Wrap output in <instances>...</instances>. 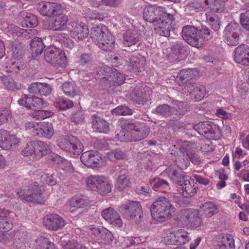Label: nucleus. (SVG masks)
Instances as JSON below:
<instances>
[{
	"label": "nucleus",
	"mask_w": 249,
	"mask_h": 249,
	"mask_svg": "<svg viewBox=\"0 0 249 249\" xmlns=\"http://www.w3.org/2000/svg\"><path fill=\"white\" fill-rule=\"evenodd\" d=\"M60 49H47L44 52V58L47 62L52 64L57 56H58Z\"/></svg>",
	"instance_id": "obj_58"
},
{
	"label": "nucleus",
	"mask_w": 249,
	"mask_h": 249,
	"mask_svg": "<svg viewBox=\"0 0 249 249\" xmlns=\"http://www.w3.org/2000/svg\"><path fill=\"white\" fill-rule=\"evenodd\" d=\"M113 115H128L132 114V110L127 106H119L111 111Z\"/></svg>",
	"instance_id": "obj_59"
},
{
	"label": "nucleus",
	"mask_w": 249,
	"mask_h": 249,
	"mask_svg": "<svg viewBox=\"0 0 249 249\" xmlns=\"http://www.w3.org/2000/svg\"><path fill=\"white\" fill-rule=\"evenodd\" d=\"M37 146L38 147V149L34 148L32 145H27L22 150V154L24 156H32L34 153L39 151V157H42L43 155L47 154L50 151V148L49 146L46 143L38 141L37 142Z\"/></svg>",
	"instance_id": "obj_25"
},
{
	"label": "nucleus",
	"mask_w": 249,
	"mask_h": 249,
	"mask_svg": "<svg viewBox=\"0 0 249 249\" xmlns=\"http://www.w3.org/2000/svg\"><path fill=\"white\" fill-rule=\"evenodd\" d=\"M219 249H234V240L231 235L222 236L219 244Z\"/></svg>",
	"instance_id": "obj_42"
},
{
	"label": "nucleus",
	"mask_w": 249,
	"mask_h": 249,
	"mask_svg": "<svg viewBox=\"0 0 249 249\" xmlns=\"http://www.w3.org/2000/svg\"><path fill=\"white\" fill-rule=\"evenodd\" d=\"M234 59L235 61H241L242 54L249 56V48L246 45H241L235 48Z\"/></svg>",
	"instance_id": "obj_49"
},
{
	"label": "nucleus",
	"mask_w": 249,
	"mask_h": 249,
	"mask_svg": "<svg viewBox=\"0 0 249 249\" xmlns=\"http://www.w3.org/2000/svg\"><path fill=\"white\" fill-rule=\"evenodd\" d=\"M160 236L166 245H177V230L167 229L162 231Z\"/></svg>",
	"instance_id": "obj_36"
},
{
	"label": "nucleus",
	"mask_w": 249,
	"mask_h": 249,
	"mask_svg": "<svg viewBox=\"0 0 249 249\" xmlns=\"http://www.w3.org/2000/svg\"><path fill=\"white\" fill-rule=\"evenodd\" d=\"M87 184L89 188L104 196L111 192L112 187L111 181L103 176H90L87 178Z\"/></svg>",
	"instance_id": "obj_4"
},
{
	"label": "nucleus",
	"mask_w": 249,
	"mask_h": 249,
	"mask_svg": "<svg viewBox=\"0 0 249 249\" xmlns=\"http://www.w3.org/2000/svg\"><path fill=\"white\" fill-rule=\"evenodd\" d=\"M109 31L103 24H100L91 29L90 36L92 41L97 45L104 38Z\"/></svg>",
	"instance_id": "obj_30"
},
{
	"label": "nucleus",
	"mask_w": 249,
	"mask_h": 249,
	"mask_svg": "<svg viewBox=\"0 0 249 249\" xmlns=\"http://www.w3.org/2000/svg\"><path fill=\"white\" fill-rule=\"evenodd\" d=\"M135 130L131 132L130 141L131 142H139L147 137L149 134V128L145 124L142 123L138 125Z\"/></svg>",
	"instance_id": "obj_28"
},
{
	"label": "nucleus",
	"mask_w": 249,
	"mask_h": 249,
	"mask_svg": "<svg viewBox=\"0 0 249 249\" xmlns=\"http://www.w3.org/2000/svg\"><path fill=\"white\" fill-rule=\"evenodd\" d=\"M31 50L32 57L35 58L43 52L45 45L42 39L39 37H35L31 41Z\"/></svg>",
	"instance_id": "obj_34"
},
{
	"label": "nucleus",
	"mask_w": 249,
	"mask_h": 249,
	"mask_svg": "<svg viewBox=\"0 0 249 249\" xmlns=\"http://www.w3.org/2000/svg\"><path fill=\"white\" fill-rule=\"evenodd\" d=\"M44 226L49 230H58L66 224L64 219L56 214H48L43 218Z\"/></svg>",
	"instance_id": "obj_18"
},
{
	"label": "nucleus",
	"mask_w": 249,
	"mask_h": 249,
	"mask_svg": "<svg viewBox=\"0 0 249 249\" xmlns=\"http://www.w3.org/2000/svg\"><path fill=\"white\" fill-rule=\"evenodd\" d=\"M11 51L12 52L13 57L18 58L23 54L24 47L21 43L16 41L13 42L12 44Z\"/></svg>",
	"instance_id": "obj_57"
},
{
	"label": "nucleus",
	"mask_w": 249,
	"mask_h": 249,
	"mask_svg": "<svg viewBox=\"0 0 249 249\" xmlns=\"http://www.w3.org/2000/svg\"><path fill=\"white\" fill-rule=\"evenodd\" d=\"M196 72L194 70L191 69L181 70L178 73L176 81L179 85H181L184 82L194 78L196 76Z\"/></svg>",
	"instance_id": "obj_38"
},
{
	"label": "nucleus",
	"mask_w": 249,
	"mask_h": 249,
	"mask_svg": "<svg viewBox=\"0 0 249 249\" xmlns=\"http://www.w3.org/2000/svg\"><path fill=\"white\" fill-rule=\"evenodd\" d=\"M64 93L70 97L80 95V90L76 84L73 82H65L61 86Z\"/></svg>",
	"instance_id": "obj_35"
},
{
	"label": "nucleus",
	"mask_w": 249,
	"mask_h": 249,
	"mask_svg": "<svg viewBox=\"0 0 249 249\" xmlns=\"http://www.w3.org/2000/svg\"><path fill=\"white\" fill-rule=\"evenodd\" d=\"M240 34L241 29L239 25L234 21L231 22L224 30V41L228 45H237L239 43Z\"/></svg>",
	"instance_id": "obj_9"
},
{
	"label": "nucleus",
	"mask_w": 249,
	"mask_h": 249,
	"mask_svg": "<svg viewBox=\"0 0 249 249\" xmlns=\"http://www.w3.org/2000/svg\"><path fill=\"white\" fill-rule=\"evenodd\" d=\"M204 9V6L197 2H189L186 6L185 11L190 15L202 11Z\"/></svg>",
	"instance_id": "obj_52"
},
{
	"label": "nucleus",
	"mask_w": 249,
	"mask_h": 249,
	"mask_svg": "<svg viewBox=\"0 0 249 249\" xmlns=\"http://www.w3.org/2000/svg\"><path fill=\"white\" fill-rule=\"evenodd\" d=\"M17 194L22 200L39 204L44 203L47 198L45 186L36 181L30 182L26 187L19 188Z\"/></svg>",
	"instance_id": "obj_1"
},
{
	"label": "nucleus",
	"mask_w": 249,
	"mask_h": 249,
	"mask_svg": "<svg viewBox=\"0 0 249 249\" xmlns=\"http://www.w3.org/2000/svg\"><path fill=\"white\" fill-rule=\"evenodd\" d=\"M0 80L4 86L9 90H15L19 89V86L9 77L3 75L0 77Z\"/></svg>",
	"instance_id": "obj_55"
},
{
	"label": "nucleus",
	"mask_w": 249,
	"mask_h": 249,
	"mask_svg": "<svg viewBox=\"0 0 249 249\" xmlns=\"http://www.w3.org/2000/svg\"><path fill=\"white\" fill-rule=\"evenodd\" d=\"M155 113L162 117H172V106L166 104L160 105L156 108Z\"/></svg>",
	"instance_id": "obj_48"
},
{
	"label": "nucleus",
	"mask_w": 249,
	"mask_h": 249,
	"mask_svg": "<svg viewBox=\"0 0 249 249\" xmlns=\"http://www.w3.org/2000/svg\"><path fill=\"white\" fill-rule=\"evenodd\" d=\"M176 221L178 227H187L191 229H196L202 224L199 211L194 209H186L179 211Z\"/></svg>",
	"instance_id": "obj_3"
},
{
	"label": "nucleus",
	"mask_w": 249,
	"mask_h": 249,
	"mask_svg": "<svg viewBox=\"0 0 249 249\" xmlns=\"http://www.w3.org/2000/svg\"><path fill=\"white\" fill-rule=\"evenodd\" d=\"M92 128L94 131L107 134L110 131L109 123L104 118L97 114L92 115L91 116Z\"/></svg>",
	"instance_id": "obj_24"
},
{
	"label": "nucleus",
	"mask_w": 249,
	"mask_h": 249,
	"mask_svg": "<svg viewBox=\"0 0 249 249\" xmlns=\"http://www.w3.org/2000/svg\"><path fill=\"white\" fill-rule=\"evenodd\" d=\"M126 61L129 70L135 72L141 71L146 64L145 58L140 54L129 55L128 60Z\"/></svg>",
	"instance_id": "obj_26"
},
{
	"label": "nucleus",
	"mask_w": 249,
	"mask_h": 249,
	"mask_svg": "<svg viewBox=\"0 0 249 249\" xmlns=\"http://www.w3.org/2000/svg\"><path fill=\"white\" fill-rule=\"evenodd\" d=\"M97 44L98 47L101 50L106 51H111L115 46V38L109 32Z\"/></svg>",
	"instance_id": "obj_32"
},
{
	"label": "nucleus",
	"mask_w": 249,
	"mask_h": 249,
	"mask_svg": "<svg viewBox=\"0 0 249 249\" xmlns=\"http://www.w3.org/2000/svg\"><path fill=\"white\" fill-rule=\"evenodd\" d=\"M179 151L181 154L180 156H182L185 162L184 165H178L181 170H184V167L186 168L188 166V164L189 163L188 159L195 165H198L200 163V159L198 154L195 151L191 150L190 146H181Z\"/></svg>",
	"instance_id": "obj_16"
},
{
	"label": "nucleus",
	"mask_w": 249,
	"mask_h": 249,
	"mask_svg": "<svg viewBox=\"0 0 249 249\" xmlns=\"http://www.w3.org/2000/svg\"><path fill=\"white\" fill-rule=\"evenodd\" d=\"M131 182L129 178L125 174L119 175L116 180L115 184V188L122 191L130 187Z\"/></svg>",
	"instance_id": "obj_40"
},
{
	"label": "nucleus",
	"mask_w": 249,
	"mask_h": 249,
	"mask_svg": "<svg viewBox=\"0 0 249 249\" xmlns=\"http://www.w3.org/2000/svg\"><path fill=\"white\" fill-rule=\"evenodd\" d=\"M68 64L67 57L65 52L62 50H60L58 56L57 58L54 60L52 65L56 68H64Z\"/></svg>",
	"instance_id": "obj_46"
},
{
	"label": "nucleus",
	"mask_w": 249,
	"mask_h": 249,
	"mask_svg": "<svg viewBox=\"0 0 249 249\" xmlns=\"http://www.w3.org/2000/svg\"><path fill=\"white\" fill-rule=\"evenodd\" d=\"M240 23L247 30L249 31V9L243 10L240 15Z\"/></svg>",
	"instance_id": "obj_63"
},
{
	"label": "nucleus",
	"mask_w": 249,
	"mask_h": 249,
	"mask_svg": "<svg viewBox=\"0 0 249 249\" xmlns=\"http://www.w3.org/2000/svg\"><path fill=\"white\" fill-rule=\"evenodd\" d=\"M40 248L39 249H54V245L49 241L46 237L40 236L36 240Z\"/></svg>",
	"instance_id": "obj_61"
},
{
	"label": "nucleus",
	"mask_w": 249,
	"mask_h": 249,
	"mask_svg": "<svg viewBox=\"0 0 249 249\" xmlns=\"http://www.w3.org/2000/svg\"><path fill=\"white\" fill-rule=\"evenodd\" d=\"M188 92L194 96L196 101H200L205 94V88L203 85L195 84H190L187 86Z\"/></svg>",
	"instance_id": "obj_31"
},
{
	"label": "nucleus",
	"mask_w": 249,
	"mask_h": 249,
	"mask_svg": "<svg viewBox=\"0 0 249 249\" xmlns=\"http://www.w3.org/2000/svg\"><path fill=\"white\" fill-rule=\"evenodd\" d=\"M60 12L59 14L53 16L49 23L48 29L55 31L65 30L68 21V17L63 13Z\"/></svg>",
	"instance_id": "obj_19"
},
{
	"label": "nucleus",
	"mask_w": 249,
	"mask_h": 249,
	"mask_svg": "<svg viewBox=\"0 0 249 249\" xmlns=\"http://www.w3.org/2000/svg\"><path fill=\"white\" fill-rule=\"evenodd\" d=\"M169 176L172 182L180 186L187 179L189 176H185L180 172H169Z\"/></svg>",
	"instance_id": "obj_50"
},
{
	"label": "nucleus",
	"mask_w": 249,
	"mask_h": 249,
	"mask_svg": "<svg viewBox=\"0 0 249 249\" xmlns=\"http://www.w3.org/2000/svg\"><path fill=\"white\" fill-rule=\"evenodd\" d=\"M93 62V58L91 53H84L80 56L79 63L83 67H90L92 65Z\"/></svg>",
	"instance_id": "obj_60"
},
{
	"label": "nucleus",
	"mask_w": 249,
	"mask_h": 249,
	"mask_svg": "<svg viewBox=\"0 0 249 249\" xmlns=\"http://www.w3.org/2000/svg\"><path fill=\"white\" fill-rule=\"evenodd\" d=\"M13 224L10 219L9 216L7 217L0 218V231L6 232L12 229Z\"/></svg>",
	"instance_id": "obj_62"
},
{
	"label": "nucleus",
	"mask_w": 249,
	"mask_h": 249,
	"mask_svg": "<svg viewBox=\"0 0 249 249\" xmlns=\"http://www.w3.org/2000/svg\"><path fill=\"white\" fill-rule=\"evenodd\" d=\"M166 15L163 8L155 5H149L145 7L143 12L144 19L151 23L157 25L163 20Z\"/></svg>",
	"instance_id": "obj_11"
},
{
	"label": "nucleus",
	"mask_w": 249,
	"mask_h": 249,
	"mask_svg": "<svg viewBox=\"0 0 249 249\" xmlns=\"http://www.w3.org/2000/svg\"><path fill=\"white\" fill-rule=\"evenodd\" d=\"M71 29L70 35L71 37L77 41H83L89 35V30L87 25L79 21H71L70 23Z\"/></svg>",
	"instance_id": "obj_13"
},
{
	"label": "nucleus",
	"mask_w": 249,
	"mask_h": 249,
	"mask_svg": "<svg viewBox=\"0 0 249 249\" xmlns=\"http://www.w3.org/2000/svg\"><path fill=\"white\" fill-rule=\"evenodd\" d=\"M196 188L193 180L187 179L179 187L178 191L184 197H191L196 194Z\"/></svg>",
	"instance_id": "obj_29"
},
{
	"label": "nucleus",
	"mask_w": 249,
	"mask_h": 249,
	"mask_svg": "<svg viewBox=\"0 0 249 249\" xmlns=\"http://www.w3.org/2000/svg\"><path fill=\"white\" fill-rule=\"evenodd\" d=\"M194 129L198 134L206 137H213V135L219 133V127L212 122L204 121L199 122L193 126Z\"/></svg>",
	"instance_id": "obj_15"
},
{
	"label": "nucleus",
	"mask_w": 249,
	"mask_h": 249,
	"mask_svg": "<svg viewBox=\"0 0 249 249\" xmlns=\"http://www.w3.org/2000/svg\"><path fill=\"white\" fill-rule=\"evenodd\" d=\"M200 212L206 217H211L218 212V206L213 202H206L200 206Z\"/></svg>",
	"instance_id": "obj_37"
},
{
	"label": "nucleus",
	"mask_w": 249,
	"mask_h": 249,
	"mask_svg": "<svg viewBox=\"0 0 249 249\" xmlns=\"http://www.w3.org/2000/svg\"><path fill=\"white\" fill-rule=\"evenodd\" d=\"M188 46L185 45L182 41H176L171 45V50L176 55L186 54L188 53Z\"/></svg>",
	"instance_id": "obj_47"
},
{
	"label": "nucleus",
	"mask_w": 249,
	"mask_h": 249,
	"mask_svg": "<svg viewBox=\"0 0 249 249\" xmlns=\"http://www.w3.org/2000/svg\"><path fill=\"white\" fill-rule=\"evenodd\" d=\"M53 105L58 110L64 111L73 107V103L68 99L58 97L55 99Z\"/></svg>",
	"instance_id": "obj_39"
},
{
	"label": "nucleus",
	"mask_w": 249,
	"mask_h": 249,
	"mask_svg": "<svg viewBox=\"0 0 249 249\" xmlns=\"http://www.w3.org/2000/svg\"><path fill=\"white\" fill-rule=\"evenodd\" d=\"M56 176L53 173H44L41 176V179L46 184L54 185L56 183Z\"/></svg>",
	"instance_id": "obj_64"
},
{
	"label": "nucleus",
	"mask_w": 249,
	"mask_h": 249,
	"mask_svg": "<svg viewBox=\"0 0 249 249\" xmlns=\"http://www.w3.org/2000/svg\"><path fill=\"white\" fill-rule=\"evenodd\" d=\"M102 216L108 223L116 228L123 226V221L120 216L112 208H108L102 212Z\"/></svg>",
	"instance_id": "obj_23"
},
{
	"label": "nucleus",
	"mask_w": 249,
	"mask_h": 249,
	"mask_svg": "<svg viewBox=\"0 0 249 249\" xmlns=\"http://www.w3.org/2000/svg\"><path fill=\"white\" fill-rule=\"evenodd\" d=\"M182 37L192 46L198 48L203 45V41L198 34V29L194 26H184L182 29Z\"/></svg>",
	"instance_id": "obj_8"
},
{
	"label": "nucleus",
	"mask_w": 249,
	"mask_h": 249,
	"mask_svg": "<svg viewBox=\"0 0 249 249\" xmlns=\"http://www.w3.org/2000/svg\"><path fill=\"white\" fill-rule=\"evenodd\" d=\"M58 146L62 150L73 156L79 155L83 146L79 139L73 136L61 139L58 142Z\"/></svg>",
	"instance_id": "obj_7"
},
{
	"label": "nucleus",
	"mask_w": 249,
	"mask_h": 249,
	"mask_svg": "<svg viewBox=\"0 0 249 249\" xmlns=\"http://www.w3.org/2000/svg\"><path fill=\"white\" fill-rule=\"evenodd\" d=\"M148 88L145 86L142 88L141 85H137L131 95V100L134 104H143L148 100L149 94L147 92Z\"/></svg>",
	"instance_id": "obj_22"
},
{
	"label": "nucleus",
	"mask_w": 249,
	"mask_h": 249,
	"mask_svg": "<svg viewBox=\"0 0 249 249\" xmlns=\"http://www.w3.org/2000/svg\"><path fill=\"white\" fill-rule=\"evenodd\" d=\"M99 70V71L101 72L100 75L101 78H109V80L113 83L114 85H120L124 82V75L113 68L106 65L100 68Z\"/></svg>",
	"instance_id": "obj_12"
},
{
	"label": "nucleus",
	"mask_w": 249,
	"mask_h": 249,
	"mask_svg": "<svg viewBox=\"0 0 249 249\" xmlns=\"http://www.w3.org/2000/svg\"><path fill=\"white\" fill-rule=\"evenodd\" d=\"M19 142V139L15 135L5 130H0V147L3 149H13Z\"/></svg>",
	"instance_id": "obj_17"
},
{
	"label": "nucleus",
	"mask_w": 249,
	"mask_h": 249,
	"mask_svg": "<svg viewBox=\"0 0 249 249\" xmlns=\"http://www.w3.org/2000/svg\"><path fill=\"white\" fill-rule=\"evenodd\" d=\"M177 245H184L190 240L189 233L183 229H178L177 230Z\"/></svg>",
	"instance_id": "obj_51"
},
{
	"label": "nucleus",
	"mask_w": 249,
	"mask_h": 249,
	"mask_svg": "<svg viewBox=\"0 0 249 249\" xmlns=\"http://www.w3.org/2000/svg\"><path fill=\"white\" fill-rule=\"evenodd\" d=\"M206 21L208 24L215 31H217L220 29V21L218 16L212 13H206Z\"/></svg>",
	"instance_id": "obj_41"
},
{
	"label": "nucleus",
	"mask_w": 249,
	"mask_h": 249,
	"mask_svg": "<svg viewBox=\"0 0 249 249\" xmlns=\"http://www.w3.org/2000/svg\"><path fill=\"white\" fill-rule=\"evenodd\" d=\"M22 17L23 18V23L27 27H35L38 24L37 17L33 14L30 13H23Z\"/></svg>",
	"instance_id": "obj_44"
},
{
	"label": "nucleus",
	"mask_w": 249,
	"mask_h": 249,
	"mask_svg": "<svg viewBox=\"0 0 249 249\" xmlns=\"http://www.w3.org/2000/svg\"><path fill=\"white\" fill-rule=\"evenodd\" d=\"M60 244L63 249H86L85 247L77 243L74 240L67 241L64 239H61Z\"/></svg>",
	"instance_id": "obj_54"
},
{
	"label": "nucleus",
	"mask_w": 249,
	"mask_h": 249,
	"mask_svg": "<svg viewBox=\"0 0 249 249\" xmlns=\"http://www.w3.org/2000/svg\"><path fill=\"white\" fill-rule=\"evenodd\" d=\"M80 160L87 167H96L99 165L101 156L97 151H88L81 154Z\"/></svg>",
	"instance_id": "obj_20"
},
{
	"label": "nucleus",
	"mask_w": 249,
	"mask_h": 249,
	"mask_svg": "<svg viewBox=\"0 0 249 249\" xmlns=\"http://www.w3.org/2000/svg\"><path fill=\"white\" fill-rule=\"evenodd\" d=\"M190 111L189 105L182 102L175 100L172 102V117L178 120Z\"/></svg>",
	"instance_id": "obj_21"
},
{
	"label": "nucleus",
	"mask_w": 249,
	"mask_h": 249,
	"mask_svg": "<svg viewBox=\"0 0 249 249\" xmlns=\"http://www.w3.org/2000/svg\"><path fill=\"white\" fill-rule=\"evenodd\" d=\"M122 43L128 51L131 52H135L143 47L141 35L137 31L132 29H128L124 34Z\"/></svg>",
	"instance_id": "obj_6"
},
{
	"label": "nucleus",
	"mask_w": 249,
	"mask_h": 249,
	"mask_svg": "<svg viewBox=\"0 0 249 249\" xmlns=\"http://www.w3.org/2000/svg\"><path fill=\"white\" fill-rule=\"evenodd\" d=\"M107 156L110 160H124L127 158L126 153L120 149L113 150L110 152L107 153Z\"/></svg>",
	"instance_id": "obj_56"
},
{
	"label": "nucleus",
	"mask_w": 249,
	"mask_h": 249,
	"mask_svg": "<svg viewBox=\"0 0 249 249\" xmlns=\"http://www.w3.org/2000/svg\"><path fill=\"white\" fill-rule=\"evenodd\" d=\"M18 104L25 107L28 109L35 110L47 106V103L43 99L35 96L23 94L18 101Z\"/></svg>",
	"instance_id": "obj_14"
},
{
	"label": "nucleus",
	"mask_w": 249,
	"mask_h": 249,
	"mask_svg": "<svg viewBox=\"0 0 249 249\" xmlns=\"http://www.w3.org/2000/svg\"><path fill=\"white\" fill-rule=\"evenodd\" d=\"M157 27L155 28L156 33L160 36L168 37L170 35V32L173 30V27L171 23L164 19L160 21L157 24Z\"/></svg>",
	"instance_id": "obj_33"
},
{
	"label": "nucleus",
	"mask_w": 249,
	"mask_h": 249,
	"mask_svg": "<svg viewBox=\"0 0 249 249\" xmlns=\"http://www.w3.org/2000/svg\"><path fill=\"white\" fill-rule=\"evenodd\" d=\"M37 9L41 15L48 18H52L65 11V8L61 4L49 1L39 2Z\"/></svg>",
	"instance_id": "obj_10"
},
{
	"label": "nucleus",
	"mask_w": 249,
	"mask_h": 249,
	"mask_svg": "<svg viewBox=\"0 0 249 249\" xmlns=\"http://www.w3.org/2000/svg\"><path fill=\"white\" fill-rule=\"evenodd\" d=\"M120 211L126 219L135 222L142 216V206L138 201H127L120 206Z\"/></svg>",
	"instance_id": "obj_5"
},
{
	"label": "nucleus",
	"mask_w": 249,
	"mask_h": 249,
	"mask_svg": "<svg viewBox=\"0 0 249 249\" xmlns=\"http://www.w3.org/2000/svg\"><path fill=\"white\" fill-rule=\"evenodd\" d=\"M176 209L169 199L160 197L154 201L151 206L152 218L156 221L165 222L175 214Z\"/></svg>",
	"instance_id": "obj_2"
},
{
	"label": "nucleus",
	"mask_w": 249,
	"mask_h": 249,
	"mask_svg": "<svg viewBox=\"0 0 249 249\" xmlns=\"http://www.w3.org/2000/svg\"><path fill=\"white\" fill-rule=\"evenodd\" d=\"M204 2L215 12L220 13L224 10V3L221 0H204Z\"/></svg>",
	"instance_id": "obj_53"
},
{
	"label": "nucleus",
	"mask_w": 249,
	"mask_h": 249,
	"mask_svg": "<svg viewBox=\"0 0 249 249\" xmlns=\"http://www.w3.org/2000/svg\"><path fill=\"white\" fill-rule=\"evenodd\" d=\"M71 207L82 208L87 206L89 204L88 200L83 196H77L72 197L69 201Z\"/></svg>",
	"instance_id": "obj_43"
},
{
	"label": "nucleus",
	"mask_w": 249,
	"mask_h": 249,
	"mask_svg": "<svg viewBox=\"0 0 249 249\" xmlns=\"http://www.w3.org/2000/svg\"><path fill=\"white\" fill-rule=\"evenodd\" d=\"M35 131V136L39 138L51 139L53 135L54 129L52 123L50 122H42L39 123L38 126Z\"/></svg>",
	"instance_id": "obj_27"
},
{
	"label": "nucleus",
	"mask_w": 249,
	"mask_h": 249,
	"mask_svg": "<svg viewBox=\"0 0 249 249\" xmlns=\"http://www.w3.org/2000/svg\"><path fill=\"white\" fill-rule=\"evenodd\" d=\"M155 182L153 186V189L155 191H159L160 192H165L169 189L168 183L165 180L160 179H150L149 183H152Z\"/></svg>",
	"instance_id": "obj_45"
}]
</instances>
